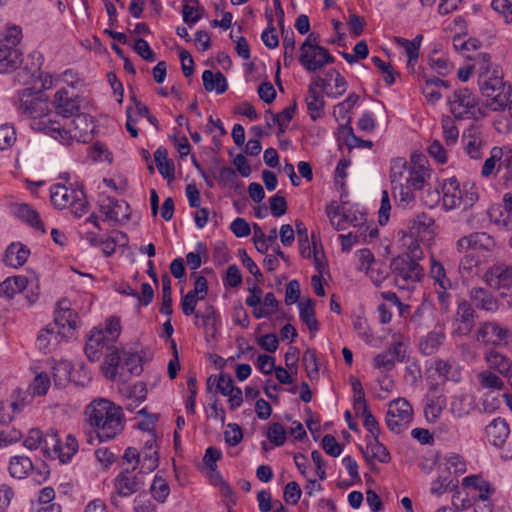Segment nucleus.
Wrapping results in <instances>:
<instances>
[{
  "instance_id": "f257e3e1",
  "label": "nucleus",
  "mask_w": 512,
  "mask_h": 512,
  "mask_svg": "<svg viewBox=\"0 0 512 512\" xmlns=\"http://www.w3.org/2000/svg\"><path fill=\"white\" fill-rule=\"evenodd\" d=\"M88 423L100 442L115 439L123 430L125 416L122 408L107 399H96L86 408Z\"/></svg>"
},
{
  "instance_id": "f03ea898",
  "label": "nucleus",
  "mask_w": 512,
  "mask_h": 512,
  "mask_svg": "<svg viewBox=\"0 0 512 512\" xmlns=\"http://www.w3.org/2000/svg\"><path fill=\"white\" fill-rule=\"evenodd\" d=\"M50 199L56 208H70L77 218L86 214L89 208L83 188L80 186L73 187L72 184L69 187L60 183L51 186Z\"/></svg>"
},
{
  "instance_id": "7ed1b4c3",
  "label": "nucleus",
  "mask_w": 512,
  "mask_h": 512,
  "mask_svg": "<svg viewBox=\"0 0 512 512\" xmlns=\"http://www.w3.org/2000/svg\"><path fill=\"white\" fill-rule=\"evenodd\" d=\"M447 103L456 119H477L482 115L477 96L467 87L454 90Z\"/></svg>"
},
{
  "instance_id": "20e7f679",
  "label": "nucleus",
  "mask_w": 512,
  "mask_h": 512,
  "mask_svg": "<svg viewBox=\"0 0 512 512\" xmlns=\"http://www.w3.org/2000/svg\"><path fill=\"white\" fill-rule=\"evenodd\" d=\"M478 85L483 96L493 100L494 110L501 109L504 105L505 82L503 81V70L499 66L494 68L486 67L480 73Z\"/></svg>"
},
{
  "instance_id": "39448f33",
  "label": "nucleus",
  "mask_w": 512,
  "mask_h": 512,
  "mask_svg": "<svg viewBox=\"0 0 512 512\" xmlns=\"http://www.w3.org/2000/svg\"><path fill=\"white\" fill-rule=\"evenodd\" d=\"M390 269L395 276V283L400 288L409 287L410 284L420 281L424 275L423 268L409 254L393 258Z\"/></svg>"
},
{
  "instance_id": "423d86ee",
  "label": "nucleus",
  "mask_w": 512,
  "mask_h": 512,
  "mask_svg": "<svg viewBox=\"0 0 512 512\" xmlns=\"http://www.w3.org/2000/svg\"><path fill=\"white\" fill-rule=\"evenodd\" d=\"M412 417V406L405 398H398L389 403L386 424L391 431L401 433L407 428Z\"/></svg>"
},
{
  "instance_id": "0eeeda50",
  "label": "nucleus",
  "mask_w": 512,
  "mask_h": 512,
  "mask_svg": "<svg viewBox=\"0 0 512 512\" xmlns=\"http://www.w3.org/2000/svg\"><path fill=\"white\" fill-rule=\"evenodd\" d=\"M78 325L79 316L71 309L70 302L67 299L59 300L54 312V326L58 328L61 338L73 337Z\"/></svg>"
},
{
  "instance_id": "6e6552de",
  "label": "nucleus",
  "mask_w": 512,
  "mask_h": 512,
  "mask_svg": "<svg viewBox=\"0 0 512 512\" xmlns=\"http://www.w3.org/2000/svg\"><path fill=\"white\" fill-rule=\"evenodd\" d=\"M16 104L24 115L31 118H41L49 111L48 101L38 96L31 88L18 92Z\"/></svg>"
},
{
  "instance_id": "1a4fd4ad",
  "label": "nucleus",
  "mask_w": 512,
  "mask_h": 512,
  "mask_svg": "<svg viewBox=\"0 0 512 512\" xmlns=\"http://www.w3.org/2000/svg\"><path fill=\"white\" fill-rule=\"evenodd\" d=\"M512 337L511 331L502 327L496 321H485L479 323L475 334V339L485 345L498 346L502 343L507 344L508 339Z\"/></svg>"
},
{
  "instance_id": "9d476101",
  "label": "nucleus",
  "mask_w": 512,
  "mask_h": 512,
  "mask_svg": "<svg viewBox=\"0 0 512 512\" xmlns=\"http://www.w3.org/2000/svg\"><path fill=\"white\" fill-rule=\"evenodd\" d=\"M446 404L447 400L443 385L438 383L429 384L424 406L426 420L430 423H435L445 409Z\"/></svg>"
},
{
  "instance_id": "9b49d317",
  "label": "nucleus",
  "mask_w": 512,
  "mask_h": 512,
  "mask_svg": "<svg viewBox=\"0 0 512 512\" xmlns=\"http://www.w3.org/2000/svg\"><path fill=\"white\" fill-rule=\"evenodd\" d=\"M32 283H29L28 279L25 276H13L8 277L3 282L0 283V296H4L6 298H13L17 293L26 291V299L28 303L31 305L35 303L38 299L39 292L34 291L33 288H29ZM36 290H38V286H35Z\"/></svg>"
},
{
  "instance_id": "f8f14e48",
  "label": "nucleus",
  "mask_w": 512,
  "mask_h": 512,
  "mask_svg": "<svg viewBox=\"0 0 512 512\" xmlns=\"http://www.w3.org/2000/svg\"><path fill=\"white\" fill-rule=\"evenodd\" d=\"M334 61L335 58L322 46L300 50L299 62L308 72L321 70Z\"/></svg>"
},
{
  "instance_id": "ddd939ff",
  "label": "nucleus",
  "mask_w": 512,
  "mask_h": 512,
  "mask_svg": "<svg viewBox=\"0 0 512 512\" xmlns=\"http://www.w3.org/2000/svg\"><path fill=\"white\" fill-rule=\"evenodd\" d=\"M132 472L129 469H125L114 480L116 495L111 496V503L116 508L120 507L117 496L129 497L141 488L140 481Z\"/></svg>"
},
{
  "instance_id": "4468645a",
  "label": "nucleus",
  "mask_w": 512,
  "mask_h": 512,
  "mask_svg": "<svg viewBox=\"0 0 512 512\" xmlns=\"http://www.w3.org/2000/svg\"><path fill=\"white\" fill-rule=\"evenodd\" d=\"M124 353L125 350H120L113 345L108 349L101 366L103 374L107 379L112 381L119 379L122 382H127V375L121 371Z\"/></svg>"
},
{
  "instance_id": "2eb2a0df",
  "label": "nucleus",
  "mask_w": 512,
  "mask_h": 512,
  "mask_svg": "<svg viewBox=\"0 0 512 512\" xmlns=\"http://www.w3.org/2000/svg\"><path fill=\"white\" fill-rule=\"evenodd\" d=\"M464 151L472 159H481L487 141L482 130L477 126H470L462 135Z\"/></svg>"
},
{
  "instance_id": "dca6fc26",
  "label": "nucleus",
  "mask_w": 512,
  "mask_h": 512,
  "mask_svg": "<svg viewBox=\"0 0 512 512\" xmlns=\"http://www.w3.org/2000/svg\"><path fill=\"white\" fill-rule=\"evenodd\" d=\"M99 209L108 221L119 222L130 219L129 205L124 200H117L110 196L102 197Z\"/></svg>"
},
{
  "instance_id": "f3484780",
  "label": "nucleus",
  "mask_w": 512,
  "mask_h": 512,
  "mask_svg": "<svg viewBox=\"0 0 512 512\" xmlns=\"http://www.w3.org/2000/svg\"><path fill=\"white\" fill-rule=\"evenodd\" d=\"M494 247L495 241L493 237L485 232H473L461 237L456 243V249L460 253H465L469 250L491 251Z\"/></svg>"
},
{
  "instance_id": "a211bd4d",
  "label": "nucleus",
  "mask_w": 512,
  "mask_h": 512,
  "mask_svg": "<svg viewBox=\"0 0 512 512\" xmlns=\"http://www.w3.org/2000/svg\"><path fill=\"white\" fill-rule=\"evenodd\" d=\"M326 214L331 225L335 230H345L348 225L357 226L359 218L354 212L345 210L336 203H331L326 207Z\"/></svg>"
},
{
  "instance_id": "6ab92c4d",
  "label": "nucleus",
  "mask_w": 512,
  "mask_h": 512,
  "mask_svg": "<svg viewBox=\"0 0 512 512\" xmlns=\"http://www.w3.org/2000/svg\"><path fill=\"white\" fill-rule=\"evenodd\" d=\"M484 280L492 289L505 288L512 284V266L495 264L486 271Z\"/></svg>"
},
{
  "instance_id": "aec40b11",
  "label": "nucleus",
  "mask_w": 512,
  "mask_h": 512,
  "mask_svg": "<svg viewBox=\"0 0 512 512\" xmlns=\"http://www.w3.org/2000/svg\"><path fill=\"white\" fill-rule=\"evenodd\" d=\"M53 105L58 115L69 118L79 112L80 97L78 95H69L67 90L61 89L55 93Z\"/></svg>"
},
{
  "instance_id": "412c9836",
  "label": "nucleus",
  "mask_w": 512,
  "mask_h": 512,
  "mask_svg": "<svg viewBox=\"0 0 512 512\" xmlns=\"http://www.w3.org/2000/svg\"><path fill=\"white\" fill-rule=\"evenodd\" d=\"M468 296L472 306L479 310L495 313L500 307L498 298L485 288L473 287L470 289Z\"/></svg>"
},
{
  "instance_id": "4be33fe9",
  "label": "nucleus",
  "mask_w": 512,
  "mask_h": 512,
  "mask_svg": "<svg viewBox=\"0 0 512 512\" xmlns=\"http://www.w3.org/2000/svg\"><path fill=\"white\" fill-rule=\"evenodd\" d=\"M39 130L43 131L50 137L58 140L64 145H70L74 139H78L77 134H72L70 129H67L64 125L56 120L46 119L41 120L37 123Z\"/></svg>"
},
{
  "instance_id": "5701e85b",
  "label": "nucleus",
  "mask_w": 512,
  "mask_h": 512,
  "mask_svg": "<svg viewBox=\"0 0 512 512\" xmlns=\"http://www.w3.org/2000/svg\"><path fill=\"white\" fill-rule=\"evenodd\" d=\"M112 344L107 340L102 330H92L84 348L85 354L91 362L100 360L104 349L108 351Z\"/></svg>"
},
{
  "instance_id": "b1692460",
  "label": "nucleus",
  "mask_w": 512,
  "mask_h": 512,
  "mask_svg": "<svg viewBox=\"0 0 512 512\" xmlns=\"http://www.w3.org/2000/svg\"><path fill=\"white\" fill-rule=\"evenodd\" d=\"M484 360L489 370L497 371L505 378L512 376V360L506 355L494 349H489L484 353Z\"/></svg>"
},
{
  "instance_id": "393cba45",
  "label": "nucleus",
  "mask_w": 512,
  "mask_h": 512,
  "mask_svg": "<svg viewBox=\"0 0 512 512\" xmlns=\"http://www.w3.org/2000/svg\"><path fill=\"white\" fill-rule=\"evenodd\" d=\"M488 441L496 446L503 447L509 434L510 428L505 419L500 417L493 419L485 429Z\"/></svg>"
},
{
  "instance_id": "a878e982",
  "label": "nucleus",
  "mask_w": 512,
  "mask_h": 512,
  "mask_svg": "<svg viewBox=\"0 0 512 512\" xmlns=\"http://www.w3.org/2000/svg\"><path fill=\"white\" fill-rule=\"evenodd\" d=\"M406 182L412 186L415 190H421L424 188L427 180L430 178V171L426 168L422 160H415L412 157L409 163V172Z\"/></svg>"
},
{
  "instance_id": "bb28decb",
  "label": "nucleus",
  "mask_w": 512,
  "mask_h": 512,
  "mask_svg": "<svg viewBox=\"0 0 512 512\" xmlns=\"http://www.w3.org/2000/svg\"><path fill=\"white\" fill-rule=\"evenodd\" d=\"M442 191V205L445 210H452L461 206L462 196H460V184L456 178L445 180L442 186Z\"/></svg>"
},
{
  "instance_id": "cd10ccee",
  "label": "nucleus",
  "mask_w": 512,
  "mask_h": 512,
  "mask_svg": "<svg viewBox=\"0 0 512 512\" xmlns=\"http://www.w3.org/2000/svg\"><path fill=\"white\" fill-rule=\"evenodd\" d=\"M444 327L437 325L434 330L429 332L425 338L420 341V350L424 355L435 353L445 340Z\"/></svg>"
},
{
  "instance_id": "c85d7f7f",
  "label": "nucleus",
  "mask_w": 512,
  "mask_h": 512,
  "mask_svg": "<svg viewBox=\"0 0 512 512\" xmlns=\"http://www.w3.org/2000/svg\"><path fill=\"white\" fill-rule=\"evenodd\" d=\"M305 104L309 113L310 118L313 121H317L323 118L325 115V99L321 92H315L312 89H308L305 96Z\"/></svg>"
},
{
  "instance_id": "c756f323",
  "label": "nucleus",
  "mask_w": 512,
  "mask_h": 512,
  "mask_svg": "<svg viewBox=\"0 0 512 512\" xmlns=\"http://www.w3.org/2000/svg\"><path fill=\"white\" fill-rule=\"evenodd\" d=\"M14 214L23 222L29 224L36 230L45 233V228L39 213L26 203L16 204L14 206Z\"/></svg>"
},
{
  "instance_id": "7c9ffc66",
  "label": "nucleus",
  "mask_w": 512,
  "mask_h": 512,
  "mask_svg": "<svg viewBox=\"0 0 512 512\" xmlns=\"http://www.w3.org/2000/svg\"><path fill=\"white\" fill-rule=\"evenodd\" d=\"M30 255V250L21 243L10 244L5 252V263L17 268L24 265Z\"/></svg>"
},
{
  "instance_id": "2f4dec72",
  "label": "nucleus",
  "mask_w": 512,
  "mask_h": 512,
  "mask_svg": "<svg viewBox=\"0 0 512 512\" xmlns=\"http://www.w3.org/2000/svg\"><path fill=\"white\" fill-rule=\"evenodd\" d=\"M33 468V463L27 456L16 455L10 458L8 470L13 478L24 479L33 471Z\"/></svg>"
},
{
  "instance_id": "473e14b6",
  "label": "nucleus",
  "mask_w": 512,
  "mask_h": 512,
  "mask_svg": "<svg viewBox=\"0 0 512 512\" xmlns=\"http://www.w3.org/2000/svg\"><path fill=\"white\" fill-rule=\"evenodd\" d=\"M203 86L206 91H216L217 94H223L228 89L225 76L221 72L214 74L210 70H205L202 74Z\"/></svg>"
},
{
  "instance_id": "72a5a7b5",
  "label": "nucleus",
  "mask_w": 512,
  "mask_h": 512,
  "mask_svg": "<svg viewBox=\"0 0 512 512\" xmlns=\"http://www.w3.org/2000/svg\"><path fill=\"white\" fill-rule=\"evenodd\" d=\"M363 456L368 462L378 460L379 462L387 463L390 460L388 450L379 442L378 437H372L368 442L366 449L363 451Z\"/></svg>"
},
{
  "instance_id": "f704fd0d",
  "label": "nucleus",
  "mask_w": 512,
  "mask_h": 512,
  "mask_svg": "<svg viewBox=\"0 0 512 512\" xmlns=\"http://www.w3.org/2000/svg\"><path fill=\"white\" fill-rule=\"evenodd\" d=\"M59 337L61 335L55 332L54 327L50 324L39 332L36 346L43 353H49L59 342Z\"/></svg>"
},
{
  "instance_id": "c9c22d12",
  "label": "nucleus",
  "mask_w": 512,
  "mask_h": 512,
  "mask_svg": "<svg viewBox=\"0 0 512 512\" xmlns=\"http://www.w3.org/2000/svg\"><path fill=\"white\" fill-rule=\"evenodd\" d=\"M409 164L405 158H395L391 161L390 181L391 186L403 184L408 178Z\"/></svg>"
},
{
  "instance_id": "e433bc0d",
  "label": "nucleus",
  "mask_w": 512,
  "mask_h": 512,
  "mask_svg": "<svg viewBox=\"0 0 512 512\" xmlns=\"http://www.w3.org/2000/svg\"><path fill=\"white\" fill-rule=\"evenodd\" d=\"M298 307L300 319L307 325L311 333L317 332L319 323L315 316L313 300L307 299L304 302H299Z\"/></svg>"
},
{
  "instance_id": "4c0bfd02",
  "label": "nucleus",
  "mask_w": 512,
  "mask_h": 512,
  "mask_svg": "<svg viewBox=\"0 0 512 512\" xmlns=\"http://www.w3.org/2000/svg\"><path fill=\"white\" fill-rule=\"evenodd\" d=\"M154 159L161 176L169 181L174 180V165L168 160V152L165 148H158L154 152Z\"/></svg>"
},
{
  "instance_id": "58836bf2",
  "label": "nucleus",
  "mask_w": 512,
  "mask_h": 512,
  "mask_svg": "<svg viewBox=\"0 0 512 512\" xmlns=\"http://www.w3.org/2000/svg\"><path fill=\"white\" fill-rule=\"evenodd\" d=\"M473 403L464 394H457L451 398L450 412L454 417L463 418L473 410Z\"/></svg>"
},
{
  "instance_id": "ea45409f",
  "label": "nucleus",
  "mask_w": 512,
  "mask_h": 512,
  "mask_svg": "<svg viewBox=\"0 0 512 512\" xmlns=\"http://www.w3.org/2000/svg\"><path fill=\"white\" fill-rule=\"evenodd\" d=\"M141 362L142 358L138 353L125 350L121 371L125 372L127 375V381L131 375H139L142 372L143 368Z\"/></svg>"
},
{
  "instance_id": "a19ab883",
  "label": "nucleus",
  "mask_w": 512,
  "mask_h": 512,
  "mask_svg": "<svg viewBox=\"0 0 512 512\" xmlns=\"http://www.w3.org/2000/svg\"><path fill=\"white\" fill-rule=\"evenodd\" d=\"M423 36L417 35L413 40H407L404 38H397L396 41L401 45L408 57V67H412L416 64L419 56V49Z\"/></svg>"
},
{
  "instance_id": "79ce46f5",
  "label": "nucleus",
  "mask_w": 512,
  "mask_h": 512,
  "mask_svg": "<svg viewBox=\"0 0 512 512\" xmlns=\"http://www.w3.org/2000/svg\"><path fill=\"white\" fill-rule=\"evenodd\" d=\"M477 380L484 389L503 390L504 381L491 370H483L477 374Z\"/></svg>"
},
{
  "instance_id": "37998d69",
  "label": "nucleus",
  "mask_w": 512,
  "mask_h": 512,
  "mask_svg": "<svg viewBox=\"0 0 512 512\" xmlns=\"http://www.w3.org/2000/svg\"><path fill=\"white\" fill-rule=\"evenodd\" d=\"M433 367L438 376L443 379L441 385H444L447 380L458 381L460 378L459 372L448 360L438 359L434 362Z\"/></svg>"
},
{
  "instance_id": "c03bdc74",
  "label": "nucleus",
  "mask_w": 512,
  "mask_h": 512,
  "mask_svg": "<svg viewBox=\"0 0 512 512\" xmlns=\"http://www.w3.org/2000/svg\"><path fill=\"white\" fill-rule=\"evenodd\" d=\"M162 283V305L160 312L165 315H171L173 313L172 308V290H171V278L167 273L161 276Z\"/></svg>"
},
{
  "instance_id": "a18cd8bd",
  "label": "nucleus",
  "mask_w": 512,
  "mask_h": 512,
  "mask_svg": "<svg viewBox=\"0 0 512 512\" xmlns=\"http://www.w3.org/2000/svg\"><path fill=\"white\" fill-rule=\"evenodd\" d=\"M391 190L394 198L397 199L399 204L402 205L403 207H406L415 199V189L412 186H410L407 182L391 186Z\"/></svg>"
},
{
  "instance_id": "49530a36",
  "label": "nucleus",
  "mask_w": 512,
  "mask_h": 512,
  "mask_svg": "<svg viewBox=\"0 0 512 512\" xmlns=\"http://www.w3.org/2000/svg\"><path fill=\"white\" fill-rule=\"evenodd\" d=\"M150 491L154 500L159 503H164L170 493V488L164 478L155 476Z\"/></svg>"
},
{
  "instance_id": "de8ad7c7",
  "label": "nucleus",
  "mask_w": 512,
  "mask_h": 512,
  "mask_svg": "<svg viewBox=\"0 0 512 512\" xmlns=\"http://www.w3.org/2000/svg\"><path fill=\"white\" fill-rule=\"evenodd\" d=\"M460 196H462L461 205L464 209L472 207L479 198L475 184L465 182L463 185H460Z\"/></svg>"
},
{
  "instance_id": "09e8293b",
  "label": "nucleus",
  "mask_w": 512,
  "mask_h": 512,
  "mask_svg": "<svg viewBox=\"0 0 512 512\" xmlns=\"http://www.w3.org/2000/svg\"><path fill=\"white\" fill-rule=\"evenodd\" d=\"M476 312L471 303L460 301L457 306L456 320L462 324L474 325Z\"/></svg>"
},
{
  "instance_id": "8fccbe9b",
  "label": "nucleus",
  "mask_w": 512,
  "mask_h": 512,
  "mask_svg": "<svg viewBox=\"0 0 512 512\" xmlns=\"http://www.w3.org/2000/svg\"><path fill=\"white\" fill-rule=\"evenodd\" d=\"M431 277L438 283L440 289L448 290L452 287L450 279L446 276L443 265L435 260H432L430 267Z\"/></svg>"
},
{
  "instance_id": "3c124183",
  "label": "nucleus",
  "mask_w": 512,
  "mask_h": 512,
  "mask_svg": "<svg viewBox=\"0 0 512 512\" xmlns=\"http://www.w3.org/2000/svg\"><path fill=\"white\" fill-rule=\"evenodd\" d=\"M33 397L34 395L28 389L22 390L18 388L14 391V400L10 403L9 406L12 408L14 414L18 413L32 401Z\"/></svg>"
},
{
  "instance_id": "603ef678",
  "label": "nucleus",
  "mask_w": 512,
  "mask_h": 512,
  "mask_svg": "<svg viewBox=\"0 0 512 512\" xmlns=\"http://www.w3.org/2000/svg\"><path fill=\"white\" fill-rule=\"evenodd\" d=\"M303 364L305 366L307 376L313 380L318 376V360L317 354L314 349H307L302 358Z\"/></svg>"
},
{
  "instance_id": "864d4df0",
  "label": "nucleus",
  "mask_w": 512,
  "mask_h": 512,
  "mask_svg": "<svg viewBox=\"0 0 512 512\" xmlns=\"http://www.w3.org/2000/svg\"><path fill=\"white\" fill-rule=\"evenodd\" d=\"M59 450L60 451L57 457L60 459L62 463L68 462L71 459V457L78 451L77 439L71 434L67 435L65 445H60Z\"/></svg>"
},
{
  "instance_id": "5fc2aeb1",
  "label": "nucleus",
  "mask_w": 512,
  "mask_h": 512,
  "mask_svg": "<svg viewBox=\"0 0 512 512\" xmlns=\"http://www.w3.org/2000/svg\"><path fill=\"white\" fill-rule=\"evenodd\" d=\"M50 387V379L46 373H40L35 376L33 382L30 384L28 390L34 396L45 395Z\"/></svg>"
},
{
  "instance_id": "6e6d98bb",
  "label": "nucleus",
  "mask_w": 512,
  "mask_h": 512,
  "mask_svg": "<svg viewBox=\"0 0 512 512\" xmlns=\"http://www.w3.org/2000/svg\"><path fill=\"white\" fill-rule=\"evenodd\" d=\"M443 136L447 145H453L456 143L459 130L452 118L446 116L442 119Z\"/></svg>"
},
{
  "instance_id": "4d7b16f0",
  "label": "nucleus",
  "mask_w": 512,
  "mask_h": 512,
  "mask_svg": "<svg viewBox=\"0 0 512 512\" xmlns=\"http://www.w3.org/2000/svg\"><path fill=\"white\" fill-rule=\"evenodd\" d=\"M198 0H183V9H182V15L183 20L186 24H188L190 27L197 23L201 19V14L196 13L195 10L197 9Z\"/></svg>"
},
{
  "instance_id": "13d9d810",
  "label": "nucleus",
  "mask_w": 512,
  "mask_h": 512,
  "mask_svg": "<svg viewBox=\"0 0 512 512\" xmlns=\"http://www.w3.org/2000/svg\"><path fill=\"white\" fill-rule=\"evenodd\" d=\"M465 482H472L474 488L479 491L477 499L488 501L490 496L493 494L494 489L491 487L489 482L484 481L478 477H467Z\"/></svg>"
},
{
  "instance_id": "bf43d9fd",
  "label": "nucleus",
  "mask_w": 512,
  "mask_h": 512,
  "mask_svg": "<svg viewBox=\"0 0 512 512\" xmlns=\"http://www.w3.org/2000/svg\"><path fill=\"white\" fill-rule=\"evenodd\" d=\"M296 232L298 235V241L300 246V253L304 257L311 256V250L309 247L308 230L302 221L296 220L295 222Z\"/></svg>"
},
{
  "instance_id": "052dcab7",
  "label": "nucleus",
  "mask_w": 512,
  "mask_h": 512,
  "mask_svg": "<svg viewBox=\"0 0 512 512\" xmlns=\"http://www.w3.org/2000/svg\"><path fill=\"white\" fill-rule=\"evenodd\" d=\"M491 8L503 17L506 24L512 23V1L510 0H492Z\"/></svg>"
},
{
  "instance_id": "680f3d73",
  "label": "nucleus",
  "mask_w": 512,
  "mask_h": 512,
  "mask_svg": "<svg viewBox=\"0 0 512 512\" xmlns=\"http://www.w3.org/2000/svg\"><path fill=\"white\" fill-rule=\"evenodd\" d=\"M297 109V103L294 100L292 105L286 107L282 112L273 114L271 110H268L266 113H269L273 117V122L278 126H288L290 121L293 119L294 114Z\"/></svg>"
},
{
  "instance_id": "e2e57ef3",
  "label": "nucleus",
  "mask_w": 512,
  "mask_h": 512,
  "mask_svg": "<svg viewBox=\"0 0 512 512\" xmlns=\"http://www.w3.org/2000/svg\"><path fill=\"white\" fill-rule=\"evenodd\" d=\"M72 365L68 361H61L53 367V377L56 385H61L70 379Z\"/></svg>"
},
{
  "instance_id": "0e129e2a",
  "label": "nucleus",
  "mask_w": 512,
  "mask_h": 512,
  "mask_svg": "<svg viewBox=\"0 0 512 512\" xmlns=\"http://www.w3.org/2000/svg\"><path fill=\"white\" fill-rule=\"evenodd\" d=\"M16 142V132L13 126L4 124L0 126V150L11 148Z\"/></svg>"
},
{
  "instance_id": "69168bd1",
  "label": "nucleus",
  "mask_w": 512,
  "mask_h": 512,
  "mask_svg": "<svg viewBox=\"0 0 512 512\" xmlns=\"http://www.w3.org/2000/svg\"><path fill=\"white\" fill-rule=\"evenodd\" d=\"M266 436L275 446H282L286 441V431L284 427L277 422L269 426Z\"/></svg>"
},
{
  "instance_id": "338daca9",
  "label": "nucleus",
  "mask_w": 512,
  "mask_h": 512,
  "mask_svg": "<svg viewBox=\"0 0 512 512\" xmlns=\"http://www.w3.org/2000/svg\"><path fill=\"white\" fill-rule=\"evenodd\" d=\"M444 460L445 467L450 473L462 474L466 471V464L460 455L451 453Z\"/></svg>"
},
{
  "instance_id": "774afa93",
  "label": "nucleus",
  "mask_w": 512,
  "mask_h": 512,
  "mask_svg": "<svg viewBox=\"0 0 512 512\" xmlns=\"http://www.w3.org/2000/svg\"><path fill=\"white\" fill-rule=\"evenodd\" d=\"M301 495L302 491L297 482L291 481L287 483L283 493V498L286 503L296 505L299 502Z\"/></svg>"
}]
</instances>
